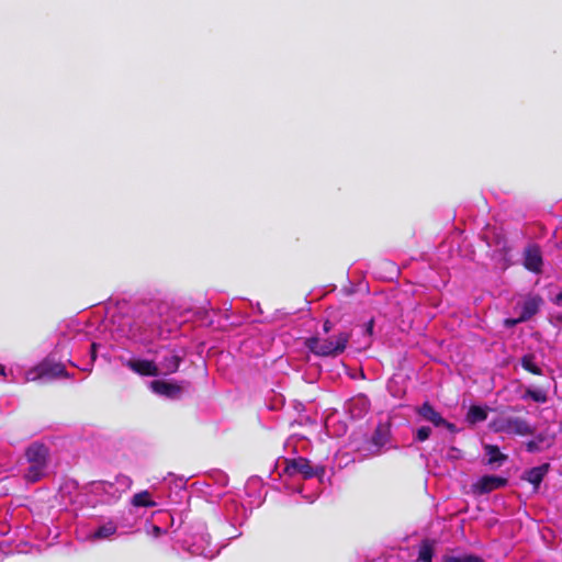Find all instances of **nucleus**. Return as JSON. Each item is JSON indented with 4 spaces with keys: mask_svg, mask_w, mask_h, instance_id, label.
I'll return each instance as SVG.
<instances>
[{
    "mask_svg": "<svg viewBox=\"0 0 562 562\" xmlns=\"http://www.w3.org/2000/svg\"><path fill=\"white\" fill-rule=\"evenodd\" d=\"M517 406H509L502 411L490 423V428L495 432H505L516 436H530L535 434V428L522 417L513 416L509 413L520 412Z\"/></svg>",
    "mask_w": 562,
    "mask_h": 562,
    "instance_id": "nucleus-1",
    "label": "nucleus"
},
{
    "mask_svg": "<svg viewBox=\"0 0 562 562\" xmlns=\"http://www.w3.org/2000/svg\"><path fill=\"white\" fill-rule=\"evenodd\" d=\"M25 458L30 463L24 479L29 483L38 482L44 475L48 464L49 449L46 445L35 441L25 449Z\"/></svg>",
    "mask_w": 562,
    "mask_h": 562,
    "instance_id": "nucleus-2",
    "label": "nucleus"
},
{
    "mask_svg": "<svg viewBox=\"0 0 562 562\" xmlns=\"http://www.w3.org/2000/svg\"><path fill=\"white\" fill-rule=\"evenodd\" d=\"M350 334L340 331L337 335L322 339L310 337L305 341L306 348L318 357H336L342 353L349 341Z\"/></svg>",
    "mask_w": 562,
    "mask_h": 562,
    "instance_id": "nucleus-3",
    "label": "nucleus"
},
{
    "mask_svg": "<svg viewBox=\"0 0 562 562\" xmlns=\"http://www.w3.org/2000/svg\"><path fill=\"white\" fill-rule=\"evenodd\" d=\"M285 463L284 471L290 476L302 474L304 479H312L314 476H322L325 473L324 467H313L310 460L303 457L288 459L285 460Z\"/></svg>",
    "mask_w": 562,
    "mask_h": 562,
    "instance_id": "nucleus-4",
    "label": "nucleus"
},
{
    "mask_svg": "<svg viewBox=\"0 0 562 562\" xmlns=\"http://www.w3.org/2000/svg\"><path fill=\"white\" fill-rule=\"evenodd\" d=\"M67 371L61 363L42 362L27 373L29 380H53L65 376Z\"/></svg>",
    "mask_w": 562,
    "mask_h": 562,
    "instance_id": "nucleus-5",
    "label": "nucleus"
},
{
    "mask_svg": "<svg viewBox=\"0 0 562 562\" xmlns=\"http://www.w3.org/2000/svg\"><path fill=\"white\" fill-rule=\"evenodd\" d=\"M184 382H170L165 380H154L150 382V389L154 393L170 400L181 398L184 391Z\"/></svg>",
    "mask_w": 562,
    "mask_h": 562,
    "instance_id": "nucleus-6",
    "label": "nucleus"
},
{
    "mask_svg": "<svg viewBox=\"0 0 562 562\" xmlns=\"http://www.w3.org/2000/svg\"><path fill=\"white\" fill-rule=\"evenodd\" d=\"M507 484L508 480L506 477L498 475H483L472 485V492L477 495H484L503 488Z\"/></svg>",
    "mask_w": 562,
    "mask_h": 562,
    "instance_id": "nucleus-7",
    "label": "nucleus"
},
{
    "mask_svg": "<svg viewBox=\"0 0 562 562\" xmlns=\"http://www.w3.org/2000/svg\"><path fill=\"white\" fill-rule=\"evenodd\" d=\"M125 366L140 376H157L160 373L158 366L153 360L130 359Z\"/></svg>",
    "mask_w": 562,
    "mask_h": 562,
    "instance_id": "nucleus-8",
    "label": "nucleus"
},
{
    "mask_svg": "<svg viewBox=\"0 0 562 562\" xmlns=\"http://www.w3.org/2000/svg\"><path fill=\"white\" fill-rule=\"evenodd\" d=\"M543 300L540 295L528 296L521 304L520 321H529L539 312Z\"/></svg>",
    "mask_w": 562,
    "mask_h": 562,
    "instance_id": "nucleus-9",
    "label": "nucleus"
},
{
    "mask_svg": "<svg viewBox=\"0 0 562 562\" xmlns=\"http://www.w3.org/2000/svg\"><path fill=\"white\" fill-rule=\"evenodd\" d=\"M416 413L424 420L431 423L435 427H440L441 424H445V418L429 402H425L419 407H417Z\"/></svg>",
    "mask_w": 562,
    "mask_h": 562,
    "instance_id": "nucleus-10",
    "label": "nucleus"
},
{
    "mask_svg": "<svg viewBox=\"0 0 562 562\" xmlns=\"http://www.w3.org/2000/svg\"><path fill=\"white\" fill-rule=\"evenodd\" d=\"M524 266L532 272L541 271L542 257L538 247L531 246L525 250Z\"/></svg>",
    "mask_w": 562,
    "mask_h": 562,
    "instance_id": "nucleus-11",
    "label": "nucleus"
},
{
    "mask_svg": "<svg viewBox=\"0 0 562 562\" xmlns=\"http://www.w3.org/2000/svg\"><path fill=\"white\" fill-rule=\"evenodd\" d=\"M549 471V464L544 463L539 467H535L525 472L522 479L528 481L530 484L538 488L543 477Z\"/></svg>",
    "mask_w": 562,
    "mask_h": 562,
    "instance_id": "nucleus-12",
    "label": "nucleus"
},
{
    "mask_svg": "<svg viewBox=\"0 0 562 562\" xmlns=\"http://www.w3.org/2000/svg\"><path fill=\"white\" fill-rule=\"evenodd\" d=\"M182 362V357L172 351L169 355L164 356L160 366L164 369L165 374H171L179 370Z\"/></svg>",
    "mask_w": 562,
    "mask_h": 562,
    "instance_id": "nucleus-13",
    "label": "nucleus"
},
{
    "mask_svg": "<svg viewBox=\"0 0 562 562\" xmlns=\"http://www.w3.org/2000/svg\"><path fill=\"white\" fill-rule=\"evenodd\" d=\"M389 439L390 429L384 425H378L371 438V442L376 447V453L389 442Z\"/></svg>",
    "mask_w": 562,
    "mask_h": 562,
    "instance_id": "nucleus-14",
    "label": "nucleus"
},
{
    "mask_svg": "<svg viewBox=\"0 0 562 562\" xmlns=\"http://www.w3.org/2000/svg\"><path fill=\"white\" fill-rule=\"evenodd\" d=\"M435 553V544L434 541L429 539H425L422 541L418 549V558L417 562H432Z\"/></svg>",
    "mask_w": 562,
    "mask_h": 562,
    "instance_id": "nucleus-15",
    "label": "nucleus"
},
{
    "mask_svg": "<svg viewBox=\"0 0 562 562\" xmlns=\"http://www.w3.org/2000/svg\"><path fill=\"white\" fill-rule=\"evenodd\" d=\"M487 418V412L485 408L479 406V405H472L467 414V422L469 424H477L481 422H484Z\"/></svg>",
    "mask_w": 562,
    "mask_h": 562,
    "instance_id": "nucleus-16",
    "label": "nucleus"
},
{
    "mask_svg": "<svg viewBox=\"0 0 562 562\" xmlns=\"http://www.w3.org/2000/svg\"><path fill=\"white\" fill-rule=\"evenodd\" d=\"M484 450L488 457V464L502 463L507 460V456L499 451V448L495 445H485Z\"/></svg>",
    "mask_w": 562,
    "mask_h": 562,
    "instance_id": "nucleus-17",
    "label": "nucleus"
},
{
    "mask_svg": "<svg viewBox=\"0 0 562 562\" xmlns=\"http://www.w3.org/2000/svg\"><path fill=\"white\" fill-rule=\"evenodd\" d=\"M521 367L533 375H542V370L536 363V357L532 353H527L521 358Z\"/></svg>",
    "mask_w": 562,
    "mask_h": 562,
    "instance_id": "nucleus-18",
    "label": "nucleus"
},
{
    "mask_svg": "<svg viewBox=\"0 0 562 562\" xmlns=\"http://www.w3.org/2000/svg\"><path fill=\"white\" fill-rule=\"evenodd\" d=\"M132 504L136 507H155L156 503L151 499L148 491H142L133 496Z\"/></svg>",
    "mask_w": 562,
    "mask_h": 562,
    "instance_id": "nucleus-19",
    "label": "nucleus"
},
{
    "mask_svg": "<svg viewBox=\"0 0 562 562\" xmlns=\"http://www.w3.org/2000/svg\"><path fill=\"white\" fill-rule=\"evenodd\" d=\"M116 532V526L113 522H108L94 530L91 538L94 540L105 539Z\"/></svg>",
    "mask_w": 562,
    "mask_h": 562,
    "instance_id": "nucleus-20",
    "label": "nucleus"
},
{
    "mask_svg": "<svg viewBox=\"0 0 562 562\" xmlns=\"http://www.w3.org/2000/svg\"><path fill=\"white\" fill-rule=\"evenodd\" d=\"M557 437V431L552 430L550 426H548L546 429L540 431L536 438L539 442H541L544 447L550 448L554 445Z\"/></svg>",
    "mask_w": 562,
    "mask_h": 562,
    "instance_id": "nucleus-21",
    "label": "nucleus"
},
{
    "mask_svg": "<svg viewBox=\"0 0 562 562\" xmlns=\"http://www.w3.org/2000/svg\"><path fill=\"white\" fill-rule=\"evenodd\" d=\"M441 562H485L483 558L476 554H462V555H445Z\"/></svg>",
    "mask_w": 562,
    "mask_h": 562,
    "instance_id": "nucleus-22",
    "label": "nucleus"
},
{
    "mask_svg": "<svg viewBox=\"0 0 562 562\" xmlns=\"http://www.w3.org/2000/svg\"><path fill=\"white\" fill-rule=\"evenodd\" d=\"M526 396L532 398L537 403H544L547 401V395L542 391L528 389L526 391Z\"/></svg>",
    "mask_w": 562,
    "mask_h": 562,
    "instance_id": "nucleus-23",
    "label": "nucleus"
},
{
    "mask_svg": "<svg viewBox=\"0 0 562 562\" xmlns=\"http://www.w3.org/2000/svg\"><path fill=\"white\" fill-rule=\"evenodd\" d=\"M430 427L422 426L416 430L415 439L420 442L426 441L430 437Z\"/></svg>",
    "mask_w": 562,
    "mask_h": 562,
    "instance_id": "nucleus-24",
    "label": "nucleus"
},
{
    "mask_svg": "<svg viewBox=\"0 0 562 562\" xmlns=\"http://www.w3.org/2000/svg\"><path fill=\"white\" fill-rule=\"evenodd\" d=\"M542 446L543 445L541 442H539L537 438L526 442V449L530 453L540 451Z\"/></svg>",
    "mask_w": 562,
    "mask_h": 562,
    "instance_id": "nucleus-25",
    "label": "nucleus"
},
{
    "mask_svg": "<svg viewBox=\"0 0 562 562\" xmlns=\"http://www.w3.org/2000/svg\"><path fill=\"white\" fill-rule=\"evenodd\" d=\"M373 327H374V319L371 318L367 324H366V328H364V333L371 337L372 334H373Z\"/></svg>",
    "mask_w": 562,
    "mask_h": 562,
    "instance_id": "nucleus-26",
    "label": "nucleus"
},
{
    "mask_svg": "<svg viewBox=\"0 0 562 562\" xmlns=\"http://www.w3.org/2000/svg\"><path fill=\"white\" fill-rule=\"evenodd\" d=\"M525 321H520V316L518 318H507L505 319V326L506 327H514L515 325L519 323H524Z\"/></svg>",
    "mask_w": 562,
    "mask_h": 562,
    "instance_id": "nucleus-27",
    "label": "nucleus"
},
{
    "mask_svg": "<svg viewBox=\"0 0 562 562\" xmlns=\"http://www.w3.org/2000/svg\"><path fill=\"white\" fill-rule=\"evenodd\" d=\"M441 426L445 427L447 430H449L452 434H456L458 431L457 426L446 419H445V424H441Z\"/></svg>",
    "mask_w": 562,
    "mask_h": 562,
    "instance_id": "nucleus-28",
    "label": "nucleus"
},
{
    "mask_svg": "<svg viewBox=\"0 0 562 562\" xmlns=\"http://www.w3.org/2000/svg\"><path fill=\"white\" fill-rule=\"evenodd\" d=\"M553 304H555L557 306H561L562 307V291L560 293H558L554 299L552 300Z\"/></svg>",
    "mask_w": 562,
    "mask_h": 562,
    "instance_id": "nucleus-29",
    "label": "nucleus"
},
{
    "mask_svg": "<svg viewBox=\"0 0 562 562\" xmlns=\"http://www.w3.org/2000/svg\"><path fill=\"white\" fill-rule=\"evenodd\" d=\"M333 329V323L330 321H325L323 324V330L324 333H329Z\"/></svg>",
    "mask_w": 562,
    "mask_h": 562,
    "instance_id": "nucleus-30",
    "label": "nucleus"
},
{
    "mask_svg": "<svg viewBox=\"0 0 562 562\" xmlns=\"http://www.w3.org/2000/svg\"><path fill=\"white\" fill-rule=\"evenodd\" d=\"M90 348H91V358H92V360H95V358H97V344H94V342L91 344Z\"/></svg>",
    "mask_w": 562,
    "mask_h": 562,
    "instance_id": "nucleus-31",
    "label": "nucleus"
},
{
    "mask_svg": "<svg viewBox=\"0 0 562 562\" xmlns=\"http://www.w3.org/2000/svg\"><path fill=\"white\" fill-rule=\"evenodd\" d=\"M4 374H5L4 367L2 364H0V375H4Z\"/></svg>",
    "mask_w": 562,
    "mask_h": 562,
    "instance_id": "nucleus-32",
    "label": "nucleus"
}]
</instances>
